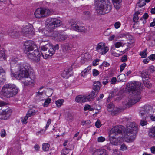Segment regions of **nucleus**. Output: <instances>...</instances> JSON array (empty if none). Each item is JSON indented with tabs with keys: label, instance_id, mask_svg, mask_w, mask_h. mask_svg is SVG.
<instances>
[{
	"label": "nucleus",
	"instance_id": "13d9d810",
	"mask_svg": "<svg viewBox=\"0 0 155 155\" xmlns=\"http://www.w3.org/2000/svg\"><path fill=\"white\" fill-rule=\"evenodd\" d=\"M101 124L100 121H97L95 123V126L97 128H99L101 126Z\"/></svg>",
	"mask_w": 155,
	"mask_h": 155
},
{
	"label": "nucleus",
	"instance_id": "f704fd0d",
	"mask_svg": "<svg viewBox=\"0 0 155 155\" xmlns=\"http://www.w3.org/2000/svg\"><path fill=\"white\" fill-rule=\"evenodd\" d=\"M63 102V99H60L57 101L55 103L57 106L58 107H60L62 105Z\"/></svg>",
	"mask_w": 155,
	"mask_h": 155
},
{
	"label": "nucleus",
	"instance_id": "2eb2a0df",
	"mask_svg": "<svg viewBox=\"0 0 155 155\" xmlns=\"http://www.w3.org/2000/svg\"><path fill=\"white\" fill-rule=\"evenodd\" d=\"M105 43L101 42L99 43L96 47L97 51L101 55L105 54L109 50V48L105 46Z\"/></svg>",
	"mask_w": 155,
	"mask_h": 155
},
{
	"label": "nucleus",
	"instance_id": "f3484780",
	"mask_svg": "<svg viewBox=\"0 0 155 155\" xmlns=\"http://www.w3.org/2000/svg\"><path fill=\"white\" fill-rule=\"evenodd\" d=\"M92 96L90 94L87 95H79L76 97L75 100L76 102L80 103L90 101L93 99Z\"/></svg>",
	"mask_w": 155,
	"mask_h": 155
},
{
	"label": "nucleus",
	"instance_id": "393cba45",
	"mask_svg": "<svg viewBox=\"0 0 155 155\" xmlns=\"http://www.w3.org/2000/svg\"><path fill=\"white\" fill-rule=\"evenodd\" d=\"M114 5L117 9H119L120 8V4L122 0H112Z\"/></svg>",
	"mask_w": 155,
	"mask_h": 155
},
{
	"label": "nucleus",
	"instance_id": "0e129e2a",
	"mask_svg": "<svg viewBox=\"0 0 155 155\" xmlns=\"http://www.w3.org/2000/svg\"><path fill=\"white\" fill-rule=\"evenodd\" d=\"M90 106L89 105H86L84 107V111H87L88 110H89Z\"/></svg>",
	"mask_w": 155,
	"mask_h": 155
},
{
	"label": "nucleus",
	"instance_id": "412c9836",
	"mask_svg": "<svg viewBox=\"0 0 155 155\" xmlns=\"http://www.w3.org/2000/svg\"><path fill=\"white\" fill-rule=\"evenodd\" d=\"M93 155H108L107 151L105 149H101L94 150Z\"/></svg>",
	"mask_w": 155,
	"mask_h": 155
},
{
	"label": "nucleus",
	"instance_id": "864d4df0",
	"mask_svg": "<svg viewBox=\"0 0 155 155\" xmlns=\"http://www.w3.org/2000/svg\"><path fill=\"white\" fill-rule=\"evenodd\" d=\"M99 60L98 59H96L93 62V65L94 66H96L98 64V62Z\"/></svg>",
	"mask_w": 155,
	"mask_h": 155
},
{
	"label": "nucleus",
	"instance_id": "49530a36",
	"mask_svg": "<svg viewBox=\"0 0 155 155\" xmlns=\"http://www.w3.org/2000/svg\"><path fill=\"white\" fill-rule=\"evenodd\" d=\"M6 135L5 130L4 129L1 130L0 132L1 136L2 137H5Z\"/></svg>",
	"mask_w": 155,
	"mask_h": 155
},
{
	"label": "nucleus",
	"instance_id": "37998d69",
	"mask_svg": "<svg viewBox=\"0 0 155 155\" xmlns=\"http://www.w3.org/2000/svg\"><path fill=\"white\" fill-rule=\"evenodd\" d=\"M145 70H147L149 72V71H150V72H153L154 71V67L153 66H151L148 69ZM149 75H150V74Z\"/></svg>",
	"mask_w": 155,
	"mask_h": 155
},
{
	"label": "nucleus",
	"instance_id": "9b49d317",
	"mask_svg": "<svg viewBox=\"0 0 155 155\" xmlns=\"http://www.w3.org/2000/svg\"><path fill=\"white\" fill-rule=\"evenodd\" d=\"M24 52L27 54L28 53L32 52L34 49L37 48L36 45L32 41L28 40L26 41L24 44Z\"/></svg>",
	"mask_w": 155,
	"mask_h": 155
},
{
	"label": "nucleus",
	"instance_id": "f03ea898",
	"mask_svg": "<svg viewBox=\"0 0 155 155\" xmlns=\"http://www.w3.org/2000/svg\"><path fill=\"white\" fill-rule=\"evenodd\" d=\"M126 86L129 92L132 95L126 104L127 107H129L139 101L141 98L140 92L142 87L140 83L135 81L127 84Z\"/></svg>",
	"mask_w": 155,
	"mask_h": 155
},
{
	"label": "nucleus",
	"instance_id": "8fccbe9b",
	"mask_svg": "<svg viewBox=\"0 0 155 155\" xmlns=\"http://www.w3.org/2000/svg\"><path fill=\"white\" fill-rule=\"evenodd\" d=\"M149 17V15H148V14L146 13H145L143 17H142L140 18V20H142L143 19H144L145 20H146L147 19V18H148Z\"/></svg>",
	"mask_w": 155,
	"mask_h": 155
},
{
	"label": "nucleus",
	"instance_id": "cd10ccee",
	"mask_svg": "<svg viewBox=\"0 0 155 155\" xmlns=\"http://www.w3.org/2000/svg\"><path fill=\"white\" fill-rule=\"evenodd\" d=\"M126 79V76L125 74H122L118 76L117 79L118 81H124Z\"/></svg>",
	"mask_w": 155,
	"mask_h": 155
},
{
	"label": "nucleus",
	"instance_id": "e433bc0d",
	"mask_svg": "<svg viewBox=\"0 0 155 155\" xmlns=\"http://www.w3.org/2000/svg\"><path fill=\"white\" fill-rule=\"evenodd\" d=\"M147 49H145L142 52L140 53V55L141 56L142 58H145L147 57Z\"/></svg>",
	"mask_w": 155,
	"mask_h": 155
},
{
	"label": "nucleus",
	"instance_id": "a878e982",
	"mask_svg": "<svg viewBox=\"0 0 155 155\" xmlns=\"http://www.w3.org/2000/svg\"><path fill=\"white\" fill-rule=\"evenodd\" d=\"M111 50L112 52V54L115 56L119 57L120 55L124 54L122 51H120L119 52H116V49L114 48V47H111Z\"/></svg>",
	"mask_w": 155,
	"mask_h": 155
},
{
	"label": "nucleus",
	"instance_id": "603ef678",
	"mask_svg": "<svg viewBox=\"0 0 155 155\" xmlns=\"http://www.w3.org/2000/svg\"><path fill=\"white\" fill-rule=\"evenodd\" d=\"M117 81L116 78L115 77H113L112 78L111 81L110 83L111 84H115Z\"/></svg>",
	"mask_w": 155,
	"mask_h": 155
},
{
	"label": "nucleus",
	"instance_id": "a18cd8bd",
	"mask_svg": "<svg viewBox=\"0 0 155 155\" xmlns=\"http://www.w3.org/2000/svg\"><path fill=\"white\" fill-rule=\"evenodd\" d=\"M127 60V55H124L121 58L120 61L122 62H125Z\"/></svg>",
	"mask_w": 155,
	"mask_h": 155
},
{
	"label": "nucleus",
	"instance_id": "473e14b6",
	"mask_svg": "<svg viewBox=\"0 0 155 155\" xmlns=\"http://www.w3.org/2000/svg\"><path fill=\"white\" fill-rule=\"evenodd\" d=\"M114 107V105L112 103H110L107 107V110L109 112L112 111Z\"/></svg>",
	"mask_w": 155,
	"mask_h": 155
},
{
	"label": "nucleus",
	"instance_id": "ea45409f",
	"mask_svg": "<svg viewBox=\"0 0 155 155\" xmlns=\"http://www.w3.org/2000/svg\"><path fill=\"white\" fill-rule=\"evenodd\" d=\"M110 81L109 78H106L103 79L102 84L104 85L107 84Z\"/></svg>",
	"mask_w": 155,
	"mask_h": 155
},
{
	"label": "nucleus",
	"instance_id": "4d7b16f0",
	"mask_svg": "<svg viewBox=\"0 0 155 155\" xmlns=\"http://www.w3.org/2000/svg\"><path fill=\"white\" fill-rule=\"evenodd\" d=\"M126 38L128 39V40H130L132 39L133 37L132 36L129 35V34H126L124 35Z\"/></svg>",
	"mask_w": 155,
	"mask_h": 155
},
{
	"label": "nucleus",
	"instance_id": "4468645a",
	"mask_svg": "<svg viewBox=\"0 0 155 155\" xmlns=\"http://www.w3.org/2000/svg\"><path fill=\"white\" fill-rule=\"evenodd\" d=\"M141 76L144 85L148 88H150L151 84L148 80L150 78L147 71L143 70L141 73Z\"/></svg>",
	"mask_w": 155,
	"mask_h": 155
},
{
	"label": "nucleus",
	"instance_id": "a19ab883",
	"mask_svg": "<svg viewBox=\"0 0 155 155\" xmlns=\"http://www.w3.org/2000/svg\"><path fill=\"white\" fill-rule=\"evenodd\" d=\"M121 45L122 43L121 42H117L112 47H114V48H115V47L116 48H118L121 46Z\"/></svg>",
	"mask_w": 155,
	"mask_h": 155
},
{
	"label": "nucleus",
	"instance_id": "20e7f679",
	"mask_svg": "<svg viewBox=\"0 0 155 155\" xmlns=\"http://www.w3.org/2000/svg\"><path fill=\"white\" fill-rule=\"evenodd\" d=\"M96 10L97 13L104 15L111 10L112 6L109 0H95Z\"/></svg>",
	"mask_w": 155,
	"mask_h": 155
},
{
	"label": "nucleus",
	"instance_id": "f8f14e48",
	"mask_svg": "<svg viewBox=\"0 0 155 155\" xmlns=\"http://www.w3.org/2000/svg\"><path fill=\"white\" fill-rule=\"evenodd\" d=\"M48 35L54 37L59 41H62L68 38L66 35L61 34L58 31H54L52 33L49 34Z\"/></svg>",
	"mask_w": 155,
	"mask_h": 155
},
{
	"label": "nucleus",
	"instance_id": "a211bd4d",
	"mask_svg": "<svg viewBox=\"0 0 155 155\" xmlns=\"http://www.w3.org/2000/svg\"><path fill=\"white\" fill-rule=\"evenodd\" d=\"M21 32L24 35L26 36L31 35L34 33V29L29 25L24 26L21 29Z\"/></svg>",
	"mask_w": 155,
	"mask_h": 155
},
{
	"label": "nucleus",
	"instance_id": "6ab92c4d",
	"mask_svg": "<svg viewBox=\"0 0 155 155\" xmlns=\"http://www.w3.org/2000/svg\"><path fill=\"white\" fill-rule=\"evenodd\" d=\"M73 69L71 66L67 67L63 71L61 75L64 78H68L73 75Z\"/></svg>",
	"mask_w": 155,
	"mask_h": 155
},
{
	"label": "nucleus",
	"instance_id": "58836bf2",
	"mask_svg": "<svg viewBox=\"0 0 155 155\" xmlns=\"http://www.w3.org/2000/svg\"><path fill=\"white\" fill-rule=\"evenodd\" d=\"M76 21L73 20H71V21L70 22V25L72 27L73 29L75 28V27L74 26H75V25H77V24H78V23H76Z\"/></svg>",
	"mask_w": 155,
	"mask_h": 155
},
{
	"label": "nucleus",
	"instance_id": "0eeeda50",
	"mask_svg": "<svg viewBox=\"0 0 155 155\" xmlns=\"http://www.w3.org/2000/svg\"><path fill=\"white\" fill-rule=\"evenodd\" d=\"M59 49V45L56 44L54 48L47 44L41 47V53L43 58L46 59L52 56L55 53V50Z\"/></svg>",
	"mask_w": 155,
	"mask_h": 155
},
{
	"label": "nucleus",
	"instance_id": "2f4dec72",
	"mask_svg": "<svg viewBox=\"0 0 155 155\" xmlns=\"http://www.w3.org/2000/svg\"><path fill=\"white\" fill-rule=\"evenodd\" d=\"M69 150H71V149H69L67 148L63 149L61 151V155H65L68 154L69 152Z\"/></svg>",
	"mask_w": 155,
	"mask_h": 155
},
{
	"label": "nucleus",
	"instance_id": "7c9ffc66",
	"mask_svg": "<svg viewBox=\"0 0 155 155\" xmlns=\"http://www.w3.org/2000/svg\"><path fill=\"white\" fill-rule=\"evenodd\" d=\"M50 144L48 143H44L42 144V148L43 151H48L49 150Z\"/></svg>",
	"mask_w": 155,
	"mask_h": 155
},
{
	"label": "nucleus",
	"instance_id": "680f3d73",
	"mask_svg": "<svg viewBox=\"0 0 155 155\" xmlns=\"http://www.w3.org/2000/svg\"><path fill=\"white\" fill-rule=\"evenodd\" d=\"M119 110L118 109L115 110L111 113V114L112 115H115L116 114H117L119 112Z\"/></svg>",
	"mask_w": 155,
	"mask_h": 155
},
{
	"label": "nucleus",
	"instance_id": "bf43d9fd",
	"mask_svg": "<svg viewBox=\"0 0 155 155\" xmlns=\"http://www.w3.org/2000/svg\"><path fill=\"white\" fill-rule=\"evenodd\" d=\"M120 26V23L119 22H116L114 24V26L116 28H119Z\"/></svg>",
	"mask_w": 155,
	"mask_h": 155
},
{
	"label": "nucleus",
	"instance_id": "423d86ee",
	"mask_svg": "<svg viewBox=\"0 0 155 155\" xmlns=\"http://www.w3.org/2000/svg\"><path fill=\"white\" fill-rule=\"evenodd\" d=\"M138 127L135 122L127 121L126 131L130 141L133 142L135 138L137 133Z\"/></svg>",
	"mask_w": 155,
	"mask_h": 155
},
{
	"label": "nucleus",
	"instance_id": "f257e3e1",
	"mask_svg": "<svg viewBox=\"0 0 155 155\" xmlns=\"http://www.w3.org/2000/svg\"><path fill=\"white\" fill-rule=\"evenodd\" d=\"M14 62L12 60L11 63V71L15 78L19 80L23 79L25 81H22V82H23L24 85L25 86L33 84L34 80L29 77V74L28 71L31 68L29 64L26 62L19 63L16 65L15 68L14 69L15 71H13L12 68V66Z\"/></svg>",
	"mask_w": 155,
	"mask_h": 155
},
{
	"label": "nucleus",
	"instance_id": "c85d7f7f",
	"mask_svg": "<svg viewBox=\"0 0 155 155\" xmlns=\"http://www.w3.org/2000/svg\"><path fill=\"white\" fill-rule=\"evenodd\" d=\"M91 69V66H88L83 71L81 74L82 76L84 77V76L88 74L89 71V70Z\"/></svg>",
	"mask_w": 155,
	"mask_h": 155
},
{
	"label": "nucleus",
	"instance_id": "c03bdc74",
	"mask_svg": "<svg viewBox=\"0 0 155 155\" xmlns=\"http://www.w3.org/2000/svg\"><path fill=\"white\" fill-rule=\"evenodd\" d=\"M62 49L64 51H67L70 49V48L68 45H63L62 46Z\"/></svg>",
	"mask_w": 155,
	"mask_h": 155
},
{
	"label": "nucleus",
	"instance_id": "b1692460",
	"mask_svg": "<svg viewBox=\"0 0 155 155\" xmlns=\"http://www.w3.org/2000/svg\"><path fill=\"white\" fill-rule=\"evenodd\" d=\"M149 39L151 40L150 45L153 46L155 45V32H151L150 34Z\"/></svg>",
	"mask_w": 155,
	"mask_h": 155
},
{
	"label": "nucleus",
	"instance_id": "6e6d98bb",
	"mask_svg": "<svg viewBox=\"0 0 155 155\" xmlns=\"http://www.w3.org/2000/svg\"><path fill=\"white\" fill-rule=\"evenodd\" d=\"M147 122L145 120H141L140 121V124L142 126H144L147 124Z\"/></svg>",
	"mask_w": 155,
	"mask_h": 155
},
{
	"label": "nucleus",
	"instance_id": "c9c22d12",
	"mask_svg": "<svg viewBox=\"0 0 155 155\" xmlns=\"http://www.w3.org/2000/svg\"><path fill=\"white\" fill-rule=\"evenodd\" d=\"M51 99L48 98L44 102V103L43 104L44 107H46L48 106L49 104L51 102Z\"/></svg>",
	"mask_w": 155,
	"mask_h": 155
},
{
	"label": "nucleus",
	"instance_id": "c756f323",
	"mask_svg": "<svg viewBox=\"0 0 155 155\" xmlns=\"http://www.w3.org/2000/svg\"><path fill=\"white\" fill-rule=\"evenodd\" d=\"M140 14V12L139 11H137L135 12V14L134 15L133 17V20L134 22H137V21L139 19V17L138 15Z\"/></svg>",
	"mask_w": 155,
	"mask_h": 155
},
{
	"label": "nucleus",
	"instance_id": "052dcab7",
	"mask_svg": "<svg viewBox=\"0 0 155 155\" xmlns=\"http://www.w3.org/2000/svg\"><path fill=\"white\" fill-rule=\"evenodd\" d=\"M28 118L26 116H25V117H24L22 118L21 121L23 123H27V122H26V121H27V120L28 119Z\"/></svg>",
	"mask_w": 155,
	"mask_h": 155
},
{
	"label": "nucleus",
	"instance_id": "72a5a7b5",
	"mask_svg": "<svg viewBox=\"0 0 155 155\" xmlns=\"http://www.w3.org/2000/svg\"><path fill=\"white\" fill-rule=\"evenodd\" d=\"M113 145L112 143L110 142V143L109 144H107L106 146L105 147L106 148L109 150H114L113 149Z\"/></svg>",
	"mask_w": 155,
	"mask_h": 155
},
{
	"label": "nucleus",
	"instance_id": "e2e57ef3",
	"mask_svg": "<svg viewBox=\"0 0 155 155\" xmlns=\"http://www.w3.org/2000/svg\"><path fill=\"white\" fill-rule=\"evenodd\" d=\"M29 114H31L32 115H33L35 114V110L32 109H30L28 111Z\"/></svg>",
	"mask_w": 155,
	"mask_h": 155
},
{
	"label": "nucleus",
	"instance_id": "69168bd1",
	"mask_svg": "<svg viewBox=\"0 0 155 155\" xmlns=\"http://www.w3.org/2000/svg\"><path fill=\"white\" fill-rule=\"evenodd\" d=\"M102 65L105 67H106L109 66L110 64L104 61L102 63Z\"/></svg>",
	"mask_w": 155,
	"mask_h": 155
},
{
	"label": "nucleus",
	"instance_id": "5701e85b",
	"mask_svg": "<svg viewBox=\"0 0 155 155\" xmlns=\"http://www.w3.org/2000/svg\"><path fill=\"white\" fill-rule=\"evenodd\" d=\"M9 35L12 37L16 38L19 37L20 33L19 31H18L16 30L13 29L10 31L9 33Z\"/></svg>",
	"mask_w": 155,
	"mask_h": 155
},
{
	"label": "nucleus",
	"instance_id": "4be33fe9",
	"mask_svg": "<svg viewBox=\"0 0 155 155\" xmlns=\"http://www.w3.org/2000/svg\"><path fill=\"white\" fill-rule=\"evenodd\" d=\"M75 28L73 29L76 31L78 32H85L86 28L84 26L81 25L79 23L77 24V25L74 26Z\"/></svg>",
	"mask_w": 155,
	"mask_h": 155
},
{
	"label": "nucleus",
	"instance_id": "79ce46f5",
	"mask_svg": "<svg viewBox=\"0 0 155 155\" xmlns=\"http://www.w3.org/2000/svg\"><path fill=\"white\" fill-rule=\"evenodd\" d=\"M99 71L96 69H94L93 70V74L94 76H96L99 75Z\"/></svg>",
	"mask_w": 155,
	"mask_h": 155
},
{
	"label": "nucleus",
	"instance_id": "7ed1b4c3",
	"mask_svg": "<svg viewBox=\"0 0 155 155\" xmlns=\"http://www.w3.org/2000/svg\"><path fill=\"white\" fill-rule=\"evenodd\" d=\"M124 127L121 125L116 126L111 130L109 135V140L111 143L115 145H117L120 144L122 137L121 135Z\"/></svg>",
	"mask_w": 155,
	"mask_h": 155
},
{
	"label": "nucleus",
	"instance_id": "774afa93",
	"mask_svg": "<svg viewBox=\"0 0 155 155\" xmlns=\"http://www.w3.org/2000/svg\"><path fill=\"white\" fill-rule=\"evenodd\" d=\"M155 26V18L153 19V21L150 24V26L151 27H153Z\"/></svg>",
	"mask_w": 155,
	"mask_h": 155
},
{
	"label": "nucleus",
	"instance_id": "39448f33",
	"mask_svg": "<svg viewBox=\"0 0 155 155\" xmlns=\"http://www.w3.org/2000/svg\"><path fill=\"white\" fill-rule=\"evenodd\" d=\"M19 91V89L15 85L9 83L3 86L2 89L1 93L5 97L10 98L15 96Z\"/></svg>",
	"mask_w": 155,
	"mask_h": 155
},
{
	"label": "nucleus",
	"instance_id": "1a4fd4ad",
	"mask_svg": "<svg viewBox=\"0 0 155 155\" xmlns=\"http://www.w3.org/2000/svg\"><path fill=\"white\" fill-rule=\"evenodd\" d=\"M46 21L48 23V29L50 30L49 33H52L53 29L59 27L61 24V21L58 19L55 18H48Z\"/></svg>",
	"mask_w": 155,
	"mask_h": 155
},
{
	"label": "nucleus",
	"instance_id": "aec40b11",
	"mask_svg": "<svg viewBox=\"0 0 155 155\" xmlns=\"http://www.w3.org/2000/svg\"><path fill=\"white\" fill-rule=\"evenodd\" d=\"M11 115V112L8 110L3 111L0 113V119H1L6 120Z\"/></svg>",
	"mask_w": 155,
	"mask_h": 155
},
{
	"label": "nucleus",
	"instance_id": "de8ad7c7",
	"mask_svg": "<svg viewBox=\"0 0 155 155\" xmlns=\"http://www.w3.org/2000/svg\"><path fill=\"white\" fill-rule=\"evenodd\" d=\"M105 140V138L102 136H100L98 137L97 141L99 142H102L104 141Z\"/></svg>",
	"mask_w": 155,
	"mask_h": 155
},
{
	"label": "nucleus",
	"instance_id": "09e8293b",
	"mask_svg": "<svg viewBox=\"0 0 155 155\" xmlns=\"http://www.w3.org/2000/svg\"><path fill=\"white\" fill-rule=\"evenodd\" d=\"M126 64L125 63H123L120 66V72H121L124 70L126 66Z\"/></svg>",
	"mask_w": 155,
	"mask_h": 155
},
{
	"label": "nucleus",
	"instance_id": "5fc2aeb1",
	"mask_svg": "<svg viewBox=\"0 0 155 155\" xmlns=\"http://www.w3.org/2000/svg\"><path fill=\"white\" fill-rule=\"evenodd\" d=\"M127 149V147L124 144H123L121 146V150L124 151L126 150Z\"/></svg>",
	"mask_w": 155,
	"mask_h": 155
},
{
	"label": "nucleus",
	"instance_id": "dca6fc26",
	"mask_svg": "<svg viewBox=\"0 0 155 155\" xmlns=\"http://www.w3.org/2000/svg\"><path fill=\"white\" fill-rule=\"evenodd\" d=\"M101 86V84L99 81H97L94 82L93 87L94 90L90 94L91 96H92V97L93 98L96 97V95L98 93Z\"/></svg>",
	"mask_w": 155,
	"mask_h": 155
},
{
	"label": "nucleus",
	"instance_id": "6e6552de",
	"mask_svg": "<svg viewBox=\"0 0 155 155\" xmlns=\"http://www.w3.org/2000/svg\"><path fill=\"white\" fill-rule=\"evenodd\" d=\"M54 13L52 10L45 8H40L37 9L34 13L35 17L38 18L46 17L52 15Z\"/></svg>",
	"mask_w": 155,
	"mask_h": 155
},
{
	"label": "nucleus",
	"instance_id": "338daca9",
	"mask_svg": "<svg viewBox=\"0 0 155 155\" xmlns=\"http://www.w3.org/2000/svg\"><path fill=\"white\" fill-rule=\"evenodd\" d=\"M151 153H155V146L152 147L150 148Z\"/></svg>",
	"mask_w": 155,
	"mask_h": 155
},
{
	"label": "nucleus",
	"instance_id": "ddd939ff",
	"mask_svg": "<svg viewBox=\"0 0 155 155\" xmlns=\"http://www.w3.org/2000/svg\"><path fill=\"white\" fill-rule=\"evenodd\" d=\"M33 52H31L28 53L26 56L28 58L32 60L38 62L39 61L41 57L40 52L38 49L34 50Z\"/></svg>",
	"mask_w": 155,
	"mask_h": 155
},
{
	"label": "nucleus",
	"instance_id": "bb28decb",
	"mask_svg": "<svg viewBox=\"0 0 155 155\" xmlns=\"http://www.w3.org/2000/svg\"><path fill=\"white\" fill-rule=\"evenodd\" d=\"M149 135L151 138H155V126L151 128L150 129Z\"/></svg>",
	"mask_w": 155,
	"mask_h": 155
},
{
	"label": "nucleus",
	"instance_id": "3c124183",
	"mask_svg": "<svg viewBox=\"0 0 155 155\" xmlns=\"http://www.w3.org/2000/svg\"><path fill=\"white\" fill-rule=\"evenodd\" d=\"M149 59L152 61L155 60V54H153L150 55L148 57Z\"/></svg>",
	"mask_w": 155,
	"mask_h": 155
},
{
	"label": "nucleus",
	"instance_id": "4c0bfd02",
	"mask_svg": "<svg viewBox=\"0 0 155 155\" xmlns=\"http://www.w3.org/2000/svg\"><path fill=\"white\" fill-rule=\"evenodd\" d=\"M0 58L4 60L6 59L5 52L4 51L1 50L0 51Z\"/></svg>",
	"mask_w": 155,
	"mask_h": 155
},
{
	"label": "nucleus",
	"instance_id": "9d476101",
	"mask_svg": "<svg viewBox=\"0 0 155 155\" xmlns=\"http://www.w3.org/2000/svg\"><path fill=\"white\" fill-rule=\"evenodd\" d=\"M153 110L152 107L149 105L145 106L141 108L140 110L139 114L142 116H143L144 118L146 119L147 117L151 115Z\"/></svg>",
	"mask_w": 155,
	"mask_h": 155
}]
</instances>
